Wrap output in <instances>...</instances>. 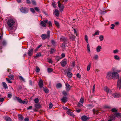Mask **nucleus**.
Returning a JSON list of instances; mask_svg holds the SVG:
<instances>
[{
    "mask_svg": "<svg viewBox=\"0 0 121 121\" xmlns=\"http://www.w3.org/2000/svg\"><path fill=\"white\" fill-rule=\"evenodd\" d=\"M112 79L116 78L118 79L117 84V88L120 90L121 88V76L120 78H119V76L118 73L116 72H112Z\"/></svg>",
    "mask_w": 121,
    "mask_h": 121,
    "instance_id": "obj_1",
    "label": "nucleus"
},
{
    "mask_svg": "<svg viewBox=\"0 0 121 121\" xmlns=\"http://www.w3.org/2000/svg\"><path fill=\"white\" fill-rule=\"evenodd\" d=\"M15 21L13 19H10L8 20L7 23L11 30L13 28V27L14 26Z\"/></svg>",
    "mask_w": 121,
    "mask_h": 121,
    "instance_id": "obj_2",
    "label": "nucleus"
},
{
    "mask_svg": "<svg viewBox=\"0 0 121 121\" xmlns=\"http://www.w3.org/2000/svg\"><path fill=\"white\" fill-rule=\"evenodd\" d=\"M50 30L48 31L47 34H43L41 35V37L43 40H45L46 39H49L50 37Z\"/></svg>",
    "mask_w": 121,
    "mask_h": 121,
    "instance_id": "obj_3",
    "label": "nucleus"
},
{
    "mask_svg": "<svg viewBox=\"0 0 121 121\" xmlns=\"http://www.w3.org/2000/svg\"><path fill=\"white\" fill-rule=\"evenodd\" d=\"M20 11L24 13H28L29 9L25 7H22L20 9Z\"/></svg>",
    "mask_w": 121,
    "mask_h": 121,
    "instance_id": "obj_4",
    "label": "nucleus"
},
{
    "mask_svg": "<svg viewBox=\"0 0 121 121\" xmlns=\"http://www.w3.org/2000/svg\"><path fill=\"white\" fill-rule=\"evenodd\" d=\"M58 6L59 8H60V11L62 12L63 10V9H64V5L63 4H61L60 3V1H58L57 2Z\"/></svg>",
    "mask_w": 121,
    "mask_h": 121,
    "instance_id": "obj_5",
    "label": "nucleus"
},
{
    "mask_svg": "<svg viewBox=\"0 0 121 121\" xmlns=\"http://www.w3.org/2000/svg\"><path fill=\"white\" fill-rule=\"evenodd\" d=\"M112 72H109L108 73L106 76L108 80H110L112 79Z\"/></svg>",
    "mask_w": 121,
    "mask_h": 121,
    "instance_id": "obj_6",
    "label": "nucleus"
},
{
    "mask_svg": "<svg viewBox=\"0 0 121 121\" xmlns=\"http://www.w3.org/2000/svg\"><path fill=\"white\" fill-rule=\"evenodd\" d=\"M34 48H30L28 50L27 54L30 56H31L32 54L33 53Z\"/></svg>",
    "mask_w": 121,
    "mask_h": 121,
    "instance_id": "obj_7",
    "label": "nucleus"
},
{
    "mask_svg": "<svg viewBox=\"0 0 121 121\" xmlns=\"http://www.w3.org/2000/svg\"><path fill=\"white\" fill-rule=\"evenodd\" d=\"M48 22V20H44L43 21H41L40 23V24L42 26L44 27H45L46 26V23Z\"/></svg>",
    "mask_w": 121,
    "mask_h": 121,
    "instance_id": "obj_8",
    "label": "nucleus"
},
{
    "mask_svg": "<svg viewBox=\"0 0 121 121\" xmlns=\"http://www.w3.org/2000/svg\"><path fill=\"white\" fill-rule=\"evenodd\" d=\"M38 85L40 89L43 87V82L42 80H40L38 83Z\"/></svg>",
    "mask_w": 121,
    "mask_h": 121,
    "instance_id": "obj_9",
    "label": "nucleus"
},
{
    "mask_svg": "<svg viewBox=\"0 0 121 121\" xmlns=\"http://www.w3.org/2000/svg\"><path fill=\"white\" fill-rule=\"evenodd\" d=\"M70 110L71 109H68V110L67 111L66 113L68 115L74 117L75 115L73 114V113Z\"/></svg>",
    "mask_w": 121,
    "mask_h": 121,
    "instance_id": "obj_10",
    "label": "nucleus"
},
{
    "mask_svg": "<svg viewBox=\"0 0 121 121\" xmlns=\"http://www.w3.org/2000/svg\"><path fill=\"white\" fill-rule=\"evenodd\" d=\"M112 95L115 98H118L121 97V95L119 93H115L113 94Z\"/></svg>",
    "mask_w": 121,
    "mask_h": 121,
    "instance_id": "obj_11",
    "label": "nucleus"
},
{
    "mask_svg": "<svg viewBox=\"0 0 121 121\" xmlns=\"http://www.w3.org/2000/svg\"><path fill=\"white\" fill-rule=\"evenodd\" d=\"M68 98L66 96L63 97L61 99L63 103H65L67 101Z\"/></svg>",
    "mask_w": 121,
    "mask_h": 121,
    "instance_id": "obj_12",
    "label": "nucleus"
},
{
    "mask_svg": "<svg viewBox=\"0 0 121 121\" xmlns=\"http://www.w3.org/2000/svg\"><path fill=\"white\" fill-rule=\"evenodd\" d=\"M66 91H69L71 89V86L68 83L66 84Z\"/></svg>",
    "mask_w": 121,
    "mask_h": 121,
    "instance_id": "obj_13",
    "label": "nucleus"
},
{
    "mask_svg": "<svg viewBox=\"0 0 121 121\" xmlns=\"http://www.w3.org/2000/svg\"><path fill=\"white\" fill-rule=\"evenodd\" d=\"M61 66L63 67H64L67 64V62L65 60H63L60 62Z\"/></svg>",
    "mask_w": 121,
    "mask_h": 121,
    "instance_id": "obj_14",
    "label": "nucleus"
},
{
    "mask_svg": "<svg viewBox=\"0 0 121 121\" xmlns=\"http://www.w3.org/2000/svg\"><path fill=\"white\" fill-rule=\"evenodd\" d=\"M68 43L64 42L61 44V47L63 48H65L66 47H68V46L67 45Z\"/></svg>",
    "mask_w": 121,
    "mask_h": 121,
    "instance_id": "obj_15",
    "label": "nucleus"
},
{
    "mask_svg": "<svg viewBox=\"0 0 121 121\" xmlns=\"http://www.w3.org/2000/svg\"><path fill=\"white\" fill-rule=\"evenodd\" d=\"M82 120L83 121H86L87 119V117L85 116H82L81 117Z\"/></svg>",
    "mask_w": 121,
    "mask_h": 121,
    "instance_id": "obj_16",
    "label": "nucleus"
},
{
    "mask_svg": "<svg viewBox=\"0 0 121 121\" xmlns=\"http://www.w3.org/2000/svg\"><path fill=\"white\" fill-rule=\"evenodd\" d=\"M18 116L19 119L21 121H22L23 120V117L22 115L18 114Z\"/></svg>",
    "mask_w": 121,
    "mask_h": 121,
    "instance_id": "obj_17",
    "label": "nucleus"
},
{
    "mask_svg": "<svg viewBox=\"0 0 121 121\" xmlns=\"http://www.w3.org/2000/svg\"><path fill=\"white\" fill-rule=\"evenodd\" d=\"M62 40L64 42L68 43L69 42L68 39L66 38L62 37L61 38Z\"/></svg>",
    "mask_w": 121,
    "mask_h": 121,
    "instance_id": "obj_18",
    "label": "nucleus"
},
{
    "mask_svg": "<svg viewBox=\"0 0 121 121\" xmlns=\"http://www.w3.org/2000/svg\"><path fill=\"white\" fill-rule=\"evenodd\" d=\"M59 11L57 9H56L54 11L55 14L57 17L59 16Z\"/></svg>",
    "mask_w": 121,
    "mask_h": 121,
    "instance_id": "obj_19",
    "label": "nucleus"
},
{
    "mask_svg": "<svg viewBox=\"0 0 121 121\" xmlns=\"http://www.w3.org/2000/svg\"><path fill=\"white\" fill-rule=\"evenodd\" d=\"M2 84H3V87L4 88V89H6L7 88H8V86L5 82H3L2 83Z\"/></svg>",
    "mask_w": 121,
    "mask_h": 121,
    "instance_id": "obj_20",
    "label": "nucleus"
},
{
    "mask_svg": "<svg viewBox=\"0 0 121 121\" xmlns=\"http://www.w3.org/2000/svg\"><path fill=\"white\" fill-rule=\"evenodd\" d=\"M114 115L117 117H121V113H116L114 114Z\"/></svg>",
    "mask_w": 121,
    "mask_h": 121,
    "instance_id": "obj_21",
    "label": "nucleus"
},
{
    "mask_svg": "<svg viewBox=\"0 0 121 121\" xmlns=\"http://www.w3.org/2000/svg\"><path fill=\"white\" fill-rule=\"evenodd\" d=\"M72 73L70 72H68L67 73V76L70 78H71L72 77Z\"/></svg>",
    "mask_w": 121,
    "mask_h": 121,
    "instance_id": "obj_22",
    "label": "nucleus"
},
{
    "mask_svg": "<svg viewBox=\"0 0 121 121\" xmlns=\"http://www.w3.org/2000/svg\"><path fill=\"white\" fill-rule=\"evenodd\" d=\"M35 107L36 108H39L41 107V106L39 104L36 103L35 104Z\"/></svg>",
    "mask_w": 121,
    "mask_h": 121,
    "instance_id": "obj_23",
    "label": "nucleus"
},
{
    "mask_svg": "<svg viewBox=\"0 0 121 121\" xmlns=\"http://www.w3.org/2000/svg\"><path fill=\"white\" fill-rule=\"evenodd\" d=\"M101 47L100 46H98V47L97 48L96 51L97 52H99L100 51L101 49Z\"/></svg>",
    "mask_w": 121,
    "mask_h": 121,
    "instance_id": "obj_24",
    "label": "nucleus"
},
{
    "mask_svg": "<svg viewBox=\"0 0 121 121\" xmlns=\"http://www.w3.org/2000/svg\"><path fill=\"white\" fill-rule=\"evenodd\" d=\"M115 118L114 115H112L109 117V119L112 120H114Z\"/></svg>",
    "mask_w": 121,
    "mask_h": 121,
    "instance_id": "obj_25",
    "label": "nucleus"
},
{
    "mask_svg": "<svg viewBox=\"0 0 121 121\" xmlns=\"http://www.w3.org/2000/svg\"><path fill=\"white\" fill-rule=\"evenodd\" d=\"M41 53L40 52H39L37 53L36 55V56L35 57V58H36L39 57H40L41 55Z\"/></svg>",
    "mask_w": 121,
    "mask_h": 121,
    "instance_id": "obj_26",
    "label": "nucleus"
},
{
    "mask_svg": "<svg viewBox=\"0 0 121 121\" xmlns=\"http://www.w3.org/2000/svg\"><path fill=\"white\" fill-rule=\"evenodd\" d=\"M62 87L61 84L60 83H58L56 84V87L57 88H60Z\"/></svg>",
    "mask_w": 121,
    "mask_h": 121,
    "instance_id": "obj_27",
    "label": "nucleus"
},
{
    "mask_svg": "<svg viewBox=\"0 0 121 121\" xmlns=\"http://www.w3.org/2000/svg\"><path fill=\"white\" fill-rule=\"evenodd\" d=\"M17 100L18 101V102L22 104V100L21 99L18 97H16Z\"/></svg>",
    "mask_w": 121,
    "mask_h": 121,
    "instance_id": "obj_28",
    "label": "nucleus"
},
{
    "mask_svg": "<svg viewBox=\"0 0 121 121\" xmlns=\"http://www.w3.org/2000/svg\"><path fill=\"white\" fill-rule=\"evenodd\" d=\"M5 120L7 121H12V120L11 118L9 117H6L5 118Z\"/></svg>",
    "mask_w": 121,
    "mask_h": 121,
    "instance_id": "obj_29",
    "label": "nucleus"
},
{
    "mask_svg": "<svg viewBox=\"0 0 121 121\" xmlns=\"http://www.w3.org/2000/svg\"><path fill=\"white\" fill-rule=\"evenodd\" d=\"M104 91L107 92L109 93V89L107 86H105L104 88Z\"/></svg>",
    "mask_w": 121,
    "mask_h": 121,
    "instance_id": "obj_30",
    "label": "nucleus"
},
{
    "mask_svg": "<svg viewBox=\"0 0 121 121\" xmlns=\"http://www.w3.org/2000/svg\"><path fill=\"white\" fill-rule=\"evenodd\" d=\"M75 36L73 35H71L70 36V38L73 40H74L75 39Z\"/></svg>",
    "mask_w": 121,
    "mask_h": 121,
    "instance_id": "obj_31",
    "label": "nucleus"
},
{
    "mask_svg": "<svg viewBox=\"0 0 121 121\" xmlns=\"http://www.w3.org/2000/svg\"><path fill=\"white\" fill-rule=\"evenodd\" d=\"M93 111L94 114H98V111L97 110H96L95 109H94L93 110Z\"/></svg>",
    "mask_w": 121,
    "mask_h": 121,
    "instance_id": "obj_32",
    "label": "nucleus"
},
{
    "mask_svg": "<svg viewBox=\"0 0 121 121\" xmlns=\"http://www.w3.org/2000/svg\"><path fill=\"white\" fill-rule=\"evenodd\" d=\"M8 77L11 79H13L14 78V76L13 75H9Z\"/></svg>",
    "mask_w": 121,
    "mask_h": 121,
    "instance_id": "obj_33",
    "label": "nucleus"
},
{
    "mask_svg": "<svg viewBox=\"0 0 121 121\" xmlns=\"http://www.w3.org/2000/svg\"><path fill=\"white\" fill-rule=\"evenodd\" d=\"M43 91L46 93H48L49 91V90L47 89L46 88L43 87Z\"/></svg>",
    "mask_w": 121,
    "mask_h": 121,
    "instance_id": "obj_34",
    "label": "nucleus"
},
{
    "mask_svg": "<svg viewBox=\"0 0 121 121\" xmlns=\"http://www.w3.org/2000/svg\"><path fill=\"white\" fill-rule=\"evenodd\" d=\"M53 71V69L52 68H48V72L49 73H50L52 72Z\"/></svg>",
    "mask_w": 121,
    "mask_h": 121,
    "instance_id": "obj_35",
    "label": "nucleus"
},
{
    "mask_svg": "<svg viewBox=\"0 0 121 121\" xmlns=\"http://www.w3.org/2000/svg\"><path fill=\"white\" fill-rule=\"evenodd\" d=\"M85 39L86 42L87 43H88V36L86 35H85Z\"/></svg>",
    "mask_w": 121,
    "mask_h": 121,
    "instance_id": "obj_36",
    "label": "nucleus"
},
{
    "mask_svg": "<svg viewBox=\"0 0 121 121\" xmlns=\"http://www.w3.org/2000/svg\"><path fill=\"white\" fill-rule=\"evenodd\" d=\"M49 25L48 26L49 27L52 26V23L50 21H48V22L47 23Z\"/></svg>",
    "mask_w": 121,
    "mask_h": 121,
    "instance_id": "obj_37",
    "label": "nucleus"
},
{
    "mask_svg": "<svg viewBox=\"0 0 121 121\" xmlns=\"http://www.w3.org/2000/svg\"><path fill=\"white\" fill-rule=\"evenodd\" d=\"M99 38L100 40L101 41H102L104 39V37L103 35H100L99 37Z\"/></svg>",
    "mask_w": 121,
    "mask_h": 121,
    "instance_id": "obj_38",
    "label": "nucleus"
},
{
    "mask_svg": "<svg viewBox=\"0 0 121 121\" xmlns=\"http://www.w3.org/2000/svg\"><path fill=\"white\" fill-rule=\"evenodd\" d=\"M61 59L60 56H56V59L57 60V62L59 61V60Z\"/></svg>",
    "mask_w": 121,
    "mask_h": 121,
    "instance_id": "obj_39",
    "label": "nucleus"
},
{
    "mask_svg": "<svg viewBox=\"0 0 121 121\" xmlns=\"http://www.w3.org/2000/svg\"><path fill=\"white\" fill-rule=\"evenodd\" d=\"M19 78L21 80H22V81L25 82V80L24 78L22 77L21 76H19Z\"/></svg>",
    "mask_w": 121,
    "mask_h": 121,
    "instance_id": "obj_40",
    "label": "nucleus"
},
{
    "mask_svg": "<svg viewBox=\"0 0 121 121\" xmlns=\"http://www.w3.org/2000/svg\"><path fill=\"white\" fill-rule=\"evenodd\" d=\"M55 52V49L54 48H52L51 49V51L50 52V54H52L53 53Z\"/></svg>",
    "mask_w": 121,
    "mask_h": 121,
    "instance_id": "obj_41",
    "label": "nucleus"
},
{
    "mask_svg": "<svg viewBox=\"0 0 121 121\" xmlns=\"http://www.w3.org/2000/svg\"><path fill=\"white\" fill-rule=\"evenodd\" d=\"M34 9L37 12H40V9L38 7H35L34 8Z\"/></svg>",
    "mask_w": 121,
    "mask_h": 121,
    "instance_id": "obj_42",
    "label": "nucleus"
},
{
    "mask_svg": "<svg viewBox=\"0 0 121 121\" xmlns=\"http://www.w3.org/2000/svg\"><path fill=\"white\" fill-rule=\"evenodd\" d=\"M99 34V31H97L95 32V33L93 34L92 35H93L94 36L95 35H98Z\"/></svg>",
    "mask_w": 121,
    "mask_h": 121,
    "instance_id": "obj_43",
    "label": "nucleus"
},
{
    "mask_svg": "<svg viewBox=\"0 0 121 121\" xmlns=\"http://www.w3.org/2000/svg\"><path fill=\"white\" fill-rule=\"evenodd\" d=\"M55 24V25L58 27L59 26V23L57 21H54Z\"/></svg>",
    "mask_w": 121,
    "mask_h": 121,
    "instance_id": "obj_44",
    "label": "nucleus"
},
{
    "mask_svg": "<svg viewBox=\"0 0 121 121\" xmlns=\"http://www.w3.org/2000/svg\"><path fill=\"white\" fill-rule=\"evenodd\" d=\"M49 109H50L52 108L53 106V105L52 103L50 102L49 103Z\"/></svg>",
    "mask_w": 121,
    "mask_h": 121,
    "instance_id": "obj_45",
    "label": "nucleus"
},
{
    "mask_svg": "<svg viewBox=\"0 0 121 121\" xmlns=\"http://www.w3.org/2000/svg\"><path fill=\"white\" fill-rule=\"evenodd\" d=\"M93 58L94 59L97 60L98 59V56L97 55H95L93 57Z\"/></svg>",
    "mask_w": 121,
    "mask_h": 121,
    "instance_id": "obj_46",
    "label": "nucleus"
},
{
    "mask_svg": "<svg viewBox=\"0 0 121 121\" xmlns=\"http://www.w3.org/2000/svg\"><path fill=\"white\" fill-rule=\"evenodd\" d=\"M114 58L118 60H120L119 57L117 55H115L114 56Z\"/></svg>",
    "mask_w": 121,
    "mask_h": 121,
    "instance_id": "obj_47",
    "label": "nucleus"
},
{
    "mask_svg": "<svg viewBox=\"0 0 121 121\" xmlns=\"http://www.w3.org/2000/svg\"><path fill=\"white\" fill-rule=\"evenodd\" d=\"M30 9L32 13H35V10L33 8H30Z\"/></svg>",
    "mask_w": 121,
    "mask_h": 121,
    "instance_id": "obj_48",
    "label": "nucleus"
},
{
    "mask_svg": "<svg viewBox=\"0 0 121 121\" xmlns=\"http://www.w3.org/2000/svg\"><path fill=\"white\" fill-rule=\"evenodd\" d=\"M111 111L112 112H117V110L115 108H114L112 109L111 110Z\"/></svg>",
    "mask_w": 121,
    "mask_h": 121,
    "instance_id": "obj_49",
    "label": "nucleus"
},
{
    "mask_svg": "<svg viewBox=\"0 0 121 121\" xmlns=\"http://www.w3.org/2000/svg\"><path fill=\"white\" fill-rule=\"evenodd\" d=\"M91 64L90 63L88 65L87 67V70L88 71H89L90 69Z\"/></svg>",
    "mask_w": 121,
    "mask_h": 121,
    "instance_id": "obj_50",
    "label": "nucleus"
},
{
    "mask_svg": "<svg viewBox=\"0 0 121 121\" xmlns=\"http://www.w3.org/2000/svg\"><path fill=\"white\" fill-rule=\"evenodd\" d=\"M34 101L36 103H38L39 102V99L38 98H36L34 99Z\"/></svg>",
    "mask_w": 121,
    "mask_h": 121,
    "instance_id": "obj_51",
    "label": "nucleus"
},
{
    "mask_svg": "<svg viewBox=\"0 0 121 121\" xmlns=\"http://www.w3.org/2000/svg\"><path fill=\"white\" fill-rule=\"evenodd\" d=\"M6 42L4 41H3L1 43V44L4 46H5L6 45Z\"/></svg>",
    "mask_w": 121,
    "mask_h": 121,
    "instance_id": "obj_52",
    "label": "nucleus"
},
{
    "mask_svg": "<svg viewBox=\"0 0 121 121\" xmlns=\"http://www.w3.org/2000/svg\"><path fill=\"white\" fill-rule=\"evenodd\" d=\"M40 71V69L37 66L36 67V72H39Z\"/></svg>",
    "mask_w": 121,
    "mask_h": 121,
    "instance_id": "obj_53",
    "label": "nucleus"
},
{
    "mask_svg": "<svg viewBox=\"0 0 121 121\" xmlns=\"http://www.w3.org/2000/svg\"><path fill=\"white\" fill-rule=\"evenodd\" d=\"M51 43L54 46H55L56 45V42L54 40H51Z\"/></svg>",
    "mask_w": 121,
    "mask_h": 121,
    "instance_id": "obj_54",
    "label": "nucleus"
},
{
    "mask_svg": "<svg viewBox=\"0 0 121 121\" xmlns=\"http://www.w3.org/2000/svg\"><path fill=\"white\" fill-rule=\"evenodd\" d=\"M84 102V99L83 98H81L79 101V103H81L82 104H83Z\"/></svg>",
    "mask_w": 121,
    "mask_h": 121,
    "instance_id": "obj_55",
    "label": "nucleus"
},
{
    "mask_svg": "<svg viewBox=\"0 0 121 121\" xmlns=\"http://www.w3.org/2000/svg\"><path fill=\"white\" fill-rule=\"evenodd\" d=\"M56 3L54 2H53L52 4V5L54 8L56 7Z\"/></svg>",
    "mask_w": 121,
    "mask_h": 121,
    "instance_id": "obj_56",
    "label": "nucleus"
},
{
    "mask_svg": "<svg viewBox=\"0 0 121 121\" xmlns=\"http://www.w3.org/2000/svg\"><path fill=\"white\" fill-rule=\"evenodd\" d=\"M87 48L89 52H90V46L89 43H87Z\"/></svg>",
    "mask_w": 121,
    "mask_h": 121,
    "instance_id": "obj_57",
    "label": "nucleus"
},
{
    "mask_svg": "<svg viewBox=\"0 0 121 121\" xmlns=\"http://www.w3.org/2000/svg\"><path fill=\"white\" fill-rule=\"evenodd\" d=\"M22 89V87L21 86H19L18 87V88H17V90L19 91H21V90Z\"/></svg>",
    "mask_w": 121,
    "mask_h": 121,
    "instance_id": "obj_58",
    "label": "nucleus"
},
{
    "mask_svg": "<svg viewBox=\"0 0 121 121\" xmlns=\"http://www.w3.org/2000/svg\"><path fill=\"white\" fill-rule=\"evenodd\" d=\"M63 94L65 96H66L67 95V93L66 91H63L62 92Z\"/></svg>",
    "mask_w": 121,
    "mask_h": 121,
    "instance_id": "obj_59",
    "label": "nucleus"
},
{
    "mask_svg": "<svg viewBox=\"0 0 121 121\" xmlns=\"http://www.w3.org/2000/svg\"><path fill=\"white\" fill-rule=\"evenodd\" d=\"M77 77L78 78L80 79L81 78V75L80 74H79V73H78L77 74Z\"/></svg>",
    "mask_w": 121,
    "mask_h": 121,
    "instance_id": "obj_60",
    "label": "nucleus"
},
{
    "mask_svg": "<svg viewBox=\"0 0 121 121\" xmlns=\"http://www.w3.org/2000/svg\"><path fill=\"white\" fill-rule=\"evenodd\" d=\"M6 81L9 83H12V82L10 81L8 78H6Z\"/></svg>",
    "mask_w": 121,
    "mask_h": 121,
    "instance_id": "obj_61",
    "label": "nucleus"
},
{
    "mask_svg": "<svg viewBox=\"0 0 121 121\" xmlns=\"http://www.w3.org/2000/svg\"><path fill=\"white\" fill-rule=\"evenodd\" d=\"M111 25L112 27H110V28L112 29L113 30L114 29V27L115 26V25L114 24H111Z\"/></svg>",
    "mask_w": 121,
    "mask_h": 121,
    "instance_id": "obj_62",
    "label": "nucleus"
},
{
    "mask_svg": "<svg viewBox=\"0 0 121 121\" xmlns=\"http://www.w3.org/2000/svg\"><path fill=\"white\" fill-rule=\"evenodd\" d=\"M12 96V95L10 94H8L7 95V97L9 98H11Z\"/></svg>",
    "mask_w": 121,
    "mask_h": 121,
    "instance_id": "obj_63",
    "label": "nucleus"
},
{
    "mask_svg": "<svg viewBox=\"0 0 121 121\" xmlns=\"http://www.w3.org/2000/svg\"><path fill=\"white\" fill-rule=\"evenodd\" d=\"M32 4L33 5H36V3L35 1L34 0H32Z\"/></svg>",
    "mask_w": 121,
    "mask_h": 121,
    "instance_id": "obj_64",
    "label": "nucleus"
}]
</instances>
